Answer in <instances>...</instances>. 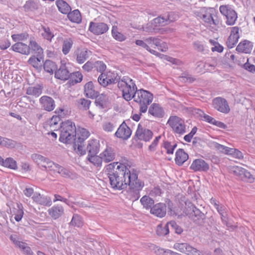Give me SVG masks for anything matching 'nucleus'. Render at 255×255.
Segmentation results:
<instances>
[{
	"label": "nucleus",
	"instance_id": "6ab92c4d",
	"mask_svg": "<svg viewBox=\"0 0 255 255\" xmlns=\"http://www.w3.org/2000/svg\"><path fill=\"white\" fill-rule=\"evenodd\" d=\"M100 155L103 162L107 163L113 161L115 159L116 153L113 147L107 146L100 153Z\"/></svg>",
	"mask_w": 255,
	"mask_h": 255
},
{
	"label": "nucleus",
	"instance_id": "052dcab7",
	"mask_svg": "<svg viewBox=\"0 0 255 255\" xmlns=\"http://www.w3.org/2000/svg\"><path fill=\"white\" fill-rule=\"evenodd\" d=\"M230 150L231 151H230V153H229L228 155H232L233 157L239 159H242L244 158L243 154L238 149L231 148Z\"/></svg>",
	"mask_w": 255,
	"mask_h": 255
},
{
	"label": "nucleus",
	"instance_id": "58836bf2",
	"mask_svg": "<svg viewBox=\"0 0 255 255\" xmlns=\"http://www.w3.org/2000/svg\"><path fill=\"white\" fill-rule=\"evenodd\" d=\"M73 43V40L70 37L63 40L62 51L64 55H66L69 53Z\"/></svg>",
	"mask_w": 255,
	"mask_h": 255
},
{
	"label": "nucleus",
	"instance_id": "412c9836",
	"mask_svg": "<svg viewBox=\"0 0 255 255\" xmlns=\"http://www.w3.org/2000/svg\"><path fill=\"white\" fill-rule=\"evenodd\" d=\"M190 169L194 171H206L209 169V165L203 159H197L193 161Z\"/></svg>",
	"mask_w": 255,
	"mask_h": 255
},
{
	"label": "nucleus",
	"instance_id": "e433bc0d",
	"mask_svg": "<svg viewBox=\"0 0 255 255\" xmlns=\"http://www.w3.org/2000/svg\"><path fill=\"white\" fill-rule=\"evenodd\" d=\"M42 87L40 85L29 87L27 89L26 94L35 97H38L42 94Z\"/></svg>",
	"mask_w": 255,
	"mask_h": 255
},
{
	"label": "nucleus",
	"instance_id": "f8f14e48",
	"mask_svg": "<svg viewBox=\"0 0 255 255\" xmlns=\"http://www.w3.org/2000/svg\"><path fill=\"white\" fill-rule=\"evenodd\" d=\"M231 172L235 175L239 177L242 180H249L252 182L254 180L253 175L250 172L242 167L235 166L230 169Z\"/></svg>",
	"mask_w": 255,
	"mask_h": 255
},
{
	"label": "nucleus",
	"instance_id": "0eeeda50",
	"mask_svg": "<svg viewBox=\"0 0 255 255\" xmlns=\"http://www.w3.org/2000/svg\"><path fill=\"white\" fill-rule=\"evenodd\" d=\"M99 84L103 87H106L108 85L118 83L119 79L117 77L116 73L111 71L102 73L98 79Z\"/></svg>",
	"mask_w": 255,
	"mask_h": 255
},
{
	"label": "nucleus",
	"instance_id": "aec40b11",
	"mask_svg": "<svg viewBox=\"0 0 255 255\" xmlns=\"http://www.w3.org/2000/svg\"><path fill=\"white\" fill-rule=\"evenodd\" d=\"M31 159L37 164L40 165L42 167L48 170L49 166H50V163L53 161L48 158H46L40 154L33 153L31 156Z\"/></svg>",
	"mask_w": 255,
	"mask_h": 255
},
{
	"label": "nucleus",
	"instance_id": "dca6fc26",
	"mask_svg": "<svg viewBox=\"0 0 255 255\" xmlns=\"http://www.w3.org/2000/svg\"><path fill=\"white\" fill-rule=\"evenodd\" d=\"M109 29L107 24L103 22H91L89 30L96 35H100L106 32Z\"/></svg>",
	"mask_w": 255,
	"mask_h": 255
},
{
	"label": "nucleus",
	"instance_id": "bf43d9fd",
	"mask_svg": "<svg viewBox=\"0 0 255 255\" xmlns=\"http://www.w3.org/2000/svg\"><path fill=\"white\" fill-rule=\"evenodd\" d=\"M198 66H203L205 68V70L207 71H210L212 70L214 68V67L216 66V64L215 62H213L212 63H211L208 61V62H206L205 63H204L202 62H199L197 63Z\"/></svg>",
	"mask_w": 255,
	"mask_h": 255
},
{
	"label": "nucleus",
	"instance_id": "a878e982",
	"mask_svg": "<svg viewBox=\"0 0 255 255\" xmlns=\"http://www.w3.org/2000/svg\"><path fill=\"white\" fill-rule=\"evenodd\" d=\"M253 43L245 40L240 42L236 48V50L239 52L250 53L253 49Z\"/></svg>",
	"mask_w": 255,
	"mask_h": 255
},
{
	"label": "nucleus",
	"instance_id": "7c9ffc66",
	"mask_svg": "<svg viewBox=\"0 0 255 255\" xmlns=\"http://www.w3.org/2000/svg\"><path fill=\"white\" fill-rule=\"evenodd\" d=\"M13 51L20 53L24 55H28L30 53L29 46L22 42H17L12 45Z\"/></svg>",
	"mask_w": 255,
	"mask_h": 255
},
{
	"label": "nucleus",
	"instance_id": "1a4fd4ad",
	"mask_svg": "<svg viewBox=\"0 0 255 255\" xmlns=\"http://www.w3.org/2000/svg\"><path fill=\"white\" fill-rule=\"evenodd\" d=\"M212 105L214 109L219 112L227 114L230 111L227 101L222 97H217L213 100Z\"/></svg>",
	"mask_w": 255,
	"mask_h": 255
},
{
	"label": "nucleus",
	"instance_id": "2eb2a0df",
	"mask_svg": "<svg viewBox=\"0 0 255 255\" xmlns=\"http://www.w3.org/2000/svg\"><path fill=\"white\" fill-rule=\"evenodd\" d=\"M131 134L130 128L127 125L125 122L120 126L115 135L124 140L128 139Z\"/></svg>",
	"mask_w": 255,
	"mask_h": 255
},
{
	"label": "nucleus",
	"instance_id": "6e6552de",
	"mask_svg": "<svg viewBox=\"0 0 255 255\" xmlns=\"http://www.w3.org/2000/svg\"><path fill=\"white\" fill-rule=\"evenodd\" d=\"M219 9L221 13L226 17L227 25H232L235 23L238 16L234 9L228 5H221Z\"/></svg>",
	"mask_w": 255,
	"mask_h": 255
},
{
	"label": "nucleus",
	"instance_id": "b1692460",
	"mask_svg": "<svg viewBox=\"0 0 255 255\" xmlns=\"http://www.w3.org/2000/svg\"><path fill=\"white\" fill-rule=\"evenodd\" d=\"M100 141L97 139H91L88 141L86 150L88 155L97 154L100 150Z\"/></svg>",
	"mask_w": 255,
	"mask_h": 255
},
{
	"label": "nucleus",
	"instance_id": "4468645a",
	"mask_svg": "<svg viewBox=\"0 0 255 255\" xmlns=\"http://www.w3.org/2000/svg\"><path fill=\"white\" fill-rule=\"evenodd\" d=\"M145 41L149 46L153 48L157 47V49L162 52H165L168 49L166 44L162 42L158 37H149L146 38Z\"/></svg>",
	"mask_w": 255,
	"mask_h": 255
},
{
	"label": "nucleus",
	"instance_id": "13d9d810",
	"mask_svg": "<svg viewBox=\"0 0 255 255\" xmlns=\"http://www.w3.org/2000/svg\"><path fill=\"white\" fill-rule=\"evenodd\" d=\"M0 145L9 148H12L15 146V142L11 139L3 137L2 141H1L0 143Z\"/></svg>",
	"mask_w": 255,
	"mask_h": 255
},
{
	"label": "nucleus",
	"instance_id": "49530a36",
	"mask_svg": "<svg viewBox=\"0 0 255 255\" xmlns=\"http://www.w3.org/2000/svg\"><path fill=\"white\" fill-rule=\"evenodd\" d=\"M169 232L168 224H158L156 228V234L159 236H164Z\"/></svg>",
	"mask_w": 255,
	"mask_h": 255
},
{
	"label": "nucleus",
	"instance_id": "e2e57ef3",
	"mask_svg": "<svg viewBox=\"0 0 255 255\" xmlns=\"http://www.w3.org/2000/svg\"><path fill=\"white\" fill-rule=\"evenodd\" d=\"M193 208H194V211H192L190 216L192 217L194 216L197 218V220H200V219L203 220L205 218V215L196 207H193ZM195 221H196V220H195Z\"/></svg>",
	"mask_w": 255,
	"mask_h": 255
},
{
	"label": "nucleus",
	"instance_id": "f03ea898",
	"mask_svg": "<svg viewBox=\"0 0 255 255\" xmlns=\"http://www.w3.org/2000/svg\"><path fill=\"white\" fill-rule=\"evenodd\" d=\"M119 89L122 92V96L127 101L132 99V96L137 90V87L132 79L128 76H124L118 83Z\"/></svg>",
	"mask_w": 255,
	"mask_h": 255
},
{
	"label": "nucleus",
	"instance_id": "20e7f679",
	"mask_svg": "<svg viewBox=\"0 0 255 255\" xmlns=\"http://www.w3.org/2000/svg\"><path fill=\"white\" fill-rule=\"evenodd\" d=\"M76 137V128L75 124L70 121L62 123L59 140L63 143H70Z\"/></svg>",
	"mask_w": 255,
	"mask_h": 255
},
{
	"label": "nucleus",
	"instance_id": "ea45409f",
	"mask_svg": "<svg viewBox=\"0 0 255 255\" xmlns=\"http://www.w3.org/2000/svg\"><path fill=\"white\" fill-rule=\"evenodd\" d=\"M41 61H43L42 56H33L29 59L28 62L35 69H39L42 67V62Z\"/></svg>",
	"mask_w": 255,
	"mask_h": 255
},
{
	"label": "nucleus",
	"instance_id": "ddd939ff",
	"mask_svg": "<svg viewBox=\"0 0 255 255\" xmlns=\"http://www.w3.org/2000/svg\"><path fill=\"white\" fill-rule=\"evenodd\" d=\"M153 136L152 132L146 128H143L139 125L135 134V138L136 139L148 141Z\"/></svg>",
	"mask_w": 255,
	"mask_h": 255
},
{
	"label": "nucleus",
	"instance_id": "c9c22d12",
	"mask_svg": "<svg viewBox=\"0 0 255 255\" xmlns=\"http://www.w3.org/2000/svg\"><path fill=\"white\" fill-rule=\"evenodd\" d=\"M41 35L45 40L51 42L54 37L53 32L48 27L42 26L41 30Z\"/></svg>",
	"mask_w": 255,
	"mask_h": 255
},
{
	"label": "nucleus",
	"instance_id": "72a5a7b5",
	"mask_svg": "<svg viewBox=\"0 0 255 255\" xmlns=\"http://www.w3.org/2000/svg\"><path fill=\"white\" fill-rule=\"evenodd\" d=\"M61 119L58 116H53L48 123V125L49 127V129L51 131L57 130L60 127Z\"/></svg>",
	"mask_w": 255,
	"mask_h": 255
},
{
	"label": "nucleus",
	"instance_id": "5fc2aeb1",
	"mask_svg": "<svg viewBox=\"0 0 255 255\" xmlns=\"http://www.w3.org/2000/svg\"><path fill=\"white\" fill-rule=\"evenodd\" d=\"M38 3L36 1L30 0L26 2L24 8L27 10H34L37 9L38 8Z\"/></svg>",
	"mask_w": 255,
	"mask_h": 255
},
{
	"label": "nucleus",
	"instance_id": "f3484780",
	"mask_svg": "<svg viewBox=\"0 0 255 255\" xmlns=\"http://www.w3.org/2000/svg\"><path fill=\"white\" fill-rule=\"evenodd\" d=\"M210 203L217 210L221 216L222 222L227 223L228 222L227 209L225 206L219 203L216 199L212 198L210 199Z\"/></svg>",
	"mask_w": 255,
	"mask_h": 255
},
{
	"label": "nucleus",
	"instance_id": "4be33fe9",
	"mask_svg": "<svg viewBox=\"0 0 255 255\" xmlns=\"http://www.w3.org/2000/svg\"><path fill=\"white\" fill-rule=\"evenodd\" d=\"M71 73L65 64H62L60 67L55 71V77L63 81L69 79Z\"/></svg>",
	"mask_w": 255,
	"mask_h": 255
},
{
	"label": "nucleus",
	"instance_id": "c85d7f7f",
	"mask_svg": "<svg viewBox=\"0 0 255 255\" xmlns=\"http://www.w3.org/2000/svg\"><path fill=\"white\" fill-rule=\"evenodd\" d=\"M48 212L53 219H57L64 214V209L61 205H58L49 209Z\"/></svg>",
	"mask_w": 255,
	"mask_h": 255
},
{
	"label": "nucleus",
	"instance_id": "4d7b16f0",
	"mask_svg": "<svg viewBox=\"0 0 255 255\" xmlns=\"http://www.w3.org/2000/svg\"><path fill=\"white\" fill-rule=\"evenodd\" d=\"M69 78H70L73 83H77L82 81L83 75L80 72H76L71 73Z\"/></svg>",
	"mask_w": 255,
	"mask_h": 255
},
{
	"label": "nucleus",
	"instance_id": "09e8293b",
	"mask_svg": "<svg viewBox=\"0 0 255 255\" xmlns=\"http://www.w3.org/2000/svg\"><path fill=\"white\" fill-rule=\"evenodd\" d=\"M17 211L16 213L12 215L11 217L10 220L12 221V219L14 218V219L16 222H19L23 215V211L22 210V206L20 204H17Z\"/></svg>",
	"mask_w": 255,
	"mask_h": 255
},
{
	"label": "nucleus",
	"instance_id": "69168bd1",
	"mask_svg": "<svg viewBox=\"0 0 255 255\" xmlns=\"http://www.w3.org/2000/svg\"><path fill=\"white\" fill-rule=\"evenodd\" d=\"M207 10L206 7H200L194 10L193 13L196 16L202 19Z\"/></svg>",
	"mask_w": 255,
	"mask_h": 255
},
{
	"label": "nucleus",
	"instance_id": "9d476101",
	"mask_svg": "<svg viewBox=\"0 0 255 255\" xmlns=\"http://www.w3.org/2000/svg\"><path fill=\"white\" fill-rule=\"evenodd\" d=\"M174 248L188 255H201L199 250L187 243H175L174 245Z\"/></svg>",
	"mask_w": 255,
	"mask_h": 255
},
{
	"label": "nucleus",
	"instance_id": "a211bd4d",
	"mask_svg": "<svg viewBox=\"0 0 255 255\" xmlns=\"http://www.w3.org/2000/svg\"><path fill=\"white\" fill-rule=\"evenodd\" d=\"M39 103L41 105V107L46 111L50 112L55 109V101L50 97L47 96H42L39 99Z\"/></svg>",
	"mask_w": 255,
	"mask_h": 255
},
{
	"label": "nucleus",
	"instance_id": "774afa93",
	"mask_svg": "<svg viewBox=\"0 0 255 255\" xmlns=\"http://www.w3.org/2000/svg\"><path fill=\"white\" fill-rule=\"evenodd\" d=\"M94 67L96 68L97 71L104 73L103 72L106 69V65L102 61H98L94 63Z\"/></svg>",
	"mask_w": 255,
	"mask_h": 255
},
{
	"label": "nucleus",
	"instance_id": "8fccbe9b",
	"mask_svg": "<svg viewBox=\"0 0 255 255\" xmlns=\"http://www.w3.org/2000/svg\"><path fill=\"white\" fill-rule=\"evenodd\" d=\"M2 165L14 170L17 168L16 162L10 157L7 158L5 160H3Z\"/></svg>",
	"mask_w": 255,
	"mask_h": 255
},
{
	"label": "nucleus",
	"instance_id": "6e6d98bb",
	"mask_svg": "<svg viewBox=\"0 0 255 255\" xmlns=\"http://www.w3.org/2000/svg\"><path fill=\"white\" fill-rule=\"evenodd\" d=\"M96 98L97 99L95 102L96 106L100 109H104L106 105V96L104 95H101L100 96L98 95Z\"/></svg>",
	"mask_w": 255,
	"mask_h": 255
},
{
	"label": "nucleus",
	"instance_id": "603ef678",
	"mask_svg": "<svg viewBox=\"0 0 255 255\" xmlns=\"http://www.w3.org/2000/svg\"><path fill=\"white\" fill-rule=\"evenodd\" d=\"M213 145L215 149L226 154L228 155L229 153H230V150H231L230 147L220 144L217 142H214Z\"/></svg>",
	"mask_w": 255,
	"mask_h": 255
},
{
	"label": "nucleus",
	"instance_id": "f257e3e1",
	"mask_svg": "<svg viewBox=\"0 0 255 255\" xmlns=\"http://www.w3.org/2000/svg\"><path fill=\"white\" fill-rule=\"evenodd\" d=\"M108 177L111 187L116 190H122L128 185L130 189L139 191L144 183L138 179L137 171L134 169L120 163L116 168L109 170Z\"/></svg>",
	"mask_w": 255,
	"mask_h": 255
},
{
	"label": "nucleus",
	"instance_id": "3c124183",
	"mask_svg": "<svg viewBox=\"0 0 255 255\" xmlns=\"http://www.w3.org/2000/svg\"><path fill=\"white\" fill-rule=\"evenodd\" d=\"M202 19L205 22L209 25H211L212 24H217V21L213 18L212 14L208 10H207Z\"/></svg>",
	"mask_w": 255,
	"mask_h": 255
},
{
	"label": "nucleus",
	"instance_id": "4c0bfd02",
	"mask_svg": "<svg viewBox=\"0 0 255 255\" xmlns=\"http://www.w3.org/2000/svg\"><path fill=\"white\" fill-rule=\"evenodd\" d=\"M88 160L92 164L96 167H101L103 162L100 154L99 155L97 154L88 155L87 157Z\"/></svg>",
	"mask_w": 255,
	"mask_h": 255
},
{
	"label": "nucleus",
	"instance_id": "7ed1b4c3",
	"mask_svg": "<svg viewBox=\"0 0 255 255\" xmlns=\"http://www.w3.org/2000/svg\"><path fill=\"white\" fill-rule=\"evenodd\" d=\"M134 101L139 103V111L145 113L147 110L148 106L151 103L153 95L149 92L143 89L136 90L132 96Z\"/></svg>",
	"mask_w": 255,
	"mask_h": 255
},
{
	"label": "nucleus",
	"instance_id": "2f4dec72",
	"mask_svg": "<svg viewBox=\"0 0 255 255\" xmlns=\"http://www.w3.org/2000/svg\"><path fill=\"white\" fill-rule=\"evenodd\" d=\"M91 51L87 49H83L78 52L76 56V61L79 64H83L91 55Z\"/></svg>",
	"mask_w": 255,
	"mask_h": 255
},
{
	"label": "nucleus",
	"instance_id": "473e14b6",
	"mask_svg": "<svg viewBox=\"0 0 255 255\" xmlns=\"http://www.w3.org/2000/svg\"><path fill=\"white\" fill-rule=\"evenodd\" d=\"M188 158V155L183 149L179 148L176 152L175 160L178 165H182Z\"/></svg>",
	"mask_w": 255,
	"mask_h": 255
},
{
	"label": "nucleus",
	"instance_id": "c03bdc74",
	"mask_svg": "<svg viewBox=\"0 0 255 255\" xmlns=\"http://www.w3.org/2000/svg\"><path fill=\"white\" fill-rule=\"evenodd\" d=\"M43 68L46 72L53 74V72L55 71L57 69V65L53 61L46 60L43 64Z\"/></svg>",
	"mask_w": 255,
	"mask_h": 255
},
{
	"label": "nucleus",
	"instance_id": "37998d69",
	"mask_svg": "<svg viewBox=\"0 0 255 255\" xmlns=\"http://www.w3.org/2000/svg\"><path fill=\"white\" fill-rule=\"evenodd\" d=\"M67 14L68 19L71 21L78 23L81 21V16L79 10H74L72 12H69Z\"/></svg>",
	"mask_w": 255,
	"mask_h": 255
},
{
	"label": "nucleus",
	"instance_id": "cd10ccee",
	"mask_svg": "<svg viewBox=\"0 0 255 255\" xmlns=\"http://www.w3.org/2000/svg\"><path fill=\"white\" fill-rule=\"evenodd\" d=\"M32 199L34 201L40 205L44 206H50L51 205V201L49 197L42 195L38 193L34 194Z\"/></svg>",
	"mask_w": 255,
	"mask_h": 255
},
{
	"label": "nucleus",
	"instance_id": "c756f323",
	"mask_svg": "<svg viewBox=\"0 0 255 255\" xmlns=\"http://www.w3.org/2000/svg\"><path fill=\"white\" fill-rule=\"evenodd\" d=\"M148 113L153 117L161 118L163 116V109L157 104L153 103L149 108Z\"/></svg>",
	"mask_w": 255,
	"mask_h": 255
},
{
	"label": "nucleus",
	"instance_id": "0e129e2a",
	"mask_svg": "<svg viewBox=\"0 0 255 255\" xmlns=\"http://www.w3.org/2000/svg\"><path fill=\"white\" fill-rule=\"evenodd\" d=\"M239 38L238 37H235L230 35L227 41V46L229 48H232L237 43Z\"/></svg>",
	"mask_w": 255,
	"mask_h": 255
},
{
	"label": "nucleus",
	"instance_id": "a19ab883",
	"mask_svg": "<svg viewBox=\"0 0 255 255\" xmlns=\"http://www.w3.org/2000/svg\"><path fill=\"white\" fill-rule=\"evenodd\" d=\"M29 46L30 49L36 54L37 56H43V49L35 41L30 40Z\"/></svg>",
	"mask_w": 255,
	"mask_h": 255
},
{
	"label": "nucleus",
	"instance_id": "864d4df0",
	"mask_svg": "<svg viewBox=\"0 0 255 255\" xmlns=\"http://www.w3.org/2000/svg\"><path fill=\"white\" fill-rule=\"evenodd\" d=\"M116 125L111 122H105L102 124L103 129L107 132H112L115 128Z\"/></svg>",
	"mask_w": 255,
	"mask_h": 255
},
{
	"label": "nucleus",
	"instance_id": "39448f33",
	"mask_svg": "<svg viewBox=\"0 0 255 255\" xmlns=\"http://www.w3.org/2000/svg\"><path fill=\"white\" fill-rule=\"evenodd\" d=\"M167 124L171 128L176 135H182L186 131V126L184 120L176 116H171L168 120Z\"/></svg>",
	"mask_w": 255,
	"mask_h": 255
},
{
	"label": "nucleus",
	"instance_id": "423d86ee",
	"mask_svg": "<svg viewBox=\"0 0 255 255\" xmlns=\"http://www.w3.org/2000/svg\"><path fill=\"white\" fill-rule=\"evenodd\" d=\"M89 132L85 128H81L76 132L77 137H75L74 147L78 150V152L81 154L84 155L86 153V149L84 148V141L89 136Z\"/></svg>",
	"mask_w": 255,
	"mask_h": 255
},
{
	"label": "nucleus",
	"instance_id": "de8ad7c7",
	"mask_svg": "<svg viewBox=\"0 0 255 255\" xmlns=\"http://www.w3.org/2000/svg\"><path fill=\"white\" fill-rule=\"evenodd\" d=\"M140 202L144 208L148 209L151 208L154 204V200L149 196H144L141 198Z\"/></svg>",
	"mask_w": 255,
	"mask_h": 255
},
{
	"label": "nucleus",
	"instance_id": "a18cd8bd",
	"mask_svg": "<svg viewBox=\"0 0 255 255\" xmlns=\"http://www.w3.org/2000/svg\"><path fill=\"white\" fill-rule=\"evenodd\" d=\"M135 44L145 49L146 50L153 55H158L159 54L158 52L150 48L149 46L148 45V43L146 42L145 39L144 41L141 40H136L135 41Z\"/></svg>",
	"mask_w": 255,
	"mask_h": 255
},
{
	"label": "nucleus",
	"instance_id": "bb28decb",
	"mask_svg": "<svg viewBox=\"0 0 255 255\" xmlns=\"http://www.w3.org/2000/svg\"><path fill=\"white\" fill-rule=\"evenodd\" d=\"M84 93L86 97L90 98L97 97L99 94V92L95 89L94 84L92 81H90L85 85Z\"/></svg>",
	"mask_w": 255,
	"mask_h": 255
},
{
	"label": "nucleus",
	"instance_id": "79ce46f5",
	"mask_svg": "<svg viewBox=\"0 0 255 255\" xmlns=\"http://www.w3.org/2000/svg\"><path fill=\"white\" fill-rule=\"evenodd\" d=\"M91 101L85 98H80L76 101V105L79 109L87 111L90 108Z\"/></svg>",
	"mask_w": 255,
	"mask_h": 255
},
{
	"label": "nucleus",
	"instance_id": "5701e85b",
	"mask_svg": "<svg viewBox=\"0 0 255 255\" xmlns=\"http://www.w3.org/2000/svg\"><path fill=\"white\" fill-rule=\"evenodd\" d=\"M150 213L158 217H163L166 215V206L163 203L157 204L150 209Z\"/></svg>",
	"mask_w": 255,
	"mask_h": 255
},
{
	"label": "nucleus",
	"instance_id": "f704fd0d",
	"mask_svg": "<svg viewBox=\"0 0 255 255\" xmlns=\"http://www.w3.org/2000/svg\"><path fill=\"white\" fill-rule=\"evenodd\" d=\"M56 4L60 12L63 14H67L71 10L70 5L64 0H56Z\"/></svg>",
	"mask_w": 255,
	"mask_h": 255
},
{
	"label": "nucleus",
	"instance_id": "393cba45",
	"mask_svg": "<svg viewBox=\"0 0 255 255\" xmlns=\"http://www.w3.org/2000/svg\"><path fill=\"white\" fill-rule=\"evenodd\" d=\"M172 14L173 13L171 12L167 16L156 17L152 21V24H154V27L164 26L167 24L174 20L173 19H171L170 17Z\"/></svg>",
	"mask_w": 255,
	"mask_h": 255
},
{
	"label": "nucleus",
	"instance_id": "680f3d73",
	"mask_svg": "<svg viewBox=\"0 0 255 255\" xmlns=\"http://www.w3.org/2000/svg\"><path fill=\"white\" fill-rule=\"evenodd\" d=\"M21 251L26 255H33L31 248L27 245V244L22 242L18 247Z\"/></svg>",
	"mask_w": 255,
	"mask_h": 255
},
{
	"label": "nucleus",
	"instance_id": "338daca9",
	"mask_svg": "<svg viewBox=\"0 0 255 255\" xmlns=\"http://www.w3.org/2000/svg\"><path fill=\"white\" fill-rule=\"evenodd\" d=\"M193 207H196L191 202H185V211L184 213L186 215H190L192 212L194 211V208Z\"/></svg>",
	"mask_w": 255,
	"mask_h": 255
},
{
	"label": "nucleus",
	"instance_id": "9b49d317",
	"mask_svg": "<svg viewBox=\"0 0 255 255\" xmlns=\"http://www.w3.org/2000/svg\"><path fill=\"white\" fill-rule=\"evenodd\" d=\"M48 170L56 172L64 178H72L73 173L68 168H66L54 162H50Z\"/></svg>",
	"mask_w": 255,
	"mask_h": 255
}]
</instances>
